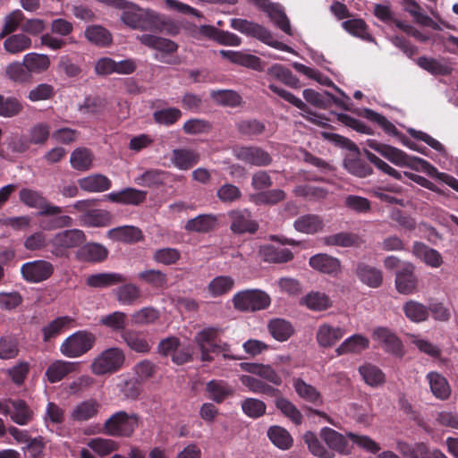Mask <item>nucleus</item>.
Returning a JSON list of instances; mask_svg holds the SVG:
<instances>
[{
	"mask_svg": "<svg viewBox=\"0 0 458 458\" xmlns=\"http://www.w3.org/2000/svg\"><path fill=\"white\" fill-rule=\"evenodd\" d=\"M323 136L344 148L354 151V153L346 156L344 159V165L349 173L360 178L366 177L372 173L370 165L359 157V148L351 140L336 133L324 132Z\"/></svg>",
	"mask_w": 458,
	"mask_h": 458,
	"instance_id": "obj_1",
	"label": "nucleus"
},
{
	"mask_svg": "<svg viewBox=\"0 0 458 458\" xmlns=\"http://www.w3.org/2000/svg\"><path fill=\"white\" fill-rule=\"evenodd\" d=\"M140 417L136 413L120 411L110 416L103 425V433L114 437H131L139 427Z\"/></svg>",
	"mask_w": 458,
	"mask_h": 458,
	"instance_id": "obj_2",
	"label": "nucleus"
},
{
	"mask_svg": "<svg viewBox=\"0 0 458 458\" xmlns=\"http://www.w3.org/2000/svg\"><path fill=\"white\" fill-rule=\"evenodd\" d=\"M96 335L88 330H79L66 337L60 344V352L67 358H79L88 353L96 344Z\"/></svg>",
	"mask_w": 458,
	"mask_h": 458,
	"instance_id": "obj_3",
	"label": "nucleus"
},
{
	"mask_svg": "<svg viewBox=\"0 0 458 458\" xmlns=\"http://www.w3.org/2000/svg\"><path fill=\"white\" fill-rule=\"evenodd\" d=\"M231 27L241 33L255 38L261 42L279 50L291 51V47L287 45L275 40L272 33L262 25L250 21L245 19L233 18L231 20Z\"/></svg>",
	"mask_w": 458,
	"mask_h": 458,
	"instance_id": "obj_4",
	"label": "nucleus"
},
{
	"mask_svg": "<svg viewBox=\"0 0 458 458\" xmlns=\"http://www.w3.org/2000/svg\"><path fill=\"white\" fill-rule=\"evenodd\" d=\"M231 27L241 33L255 38L261 42L279 50L291 51V47L287 45L275 40L272 33L262 25L250 21L245 19L233 18L231 20Z\"/></svg>",
	"mask_w": 458,
	"mask_h": 458,
	"instance_id": "obj_5",
	"label": "nucleus"
},
{
	"mask_svg": "<svg viewBox=\"0 0 458 458\" xmlns=\"http://www.w3.org/2000/svg\"><path fill=\"white\" fill-rule=\"evenodd\" d=\"M233 307L243 312H255L267 309L271 304L270 296L259 289L238 292L233 297Z\"/></svg>",
	"mask_w": 458,
	"mask_h": 458,
	"instance_id": "obj_6",
	"label": "nucleus"
},
{
	"mask_svg": "<svg viewBox=\"0 0 458 458\" xmlns=\"http://www.w3.org/2000/svg\"><path fill=\"white\" fill-rule=\"evenodd\" d=\"M86 241L83 231L69 229L57 233L50 240L51 253L56 258H64L69 254V250L81 247Z\"/></svg>",
	"mask_w": 458,
	"mask_h": 458,
	"instance_id": "obj_7",
	"label": "nucleus"
},
{
	"mask_svg": "<svg viewBox=\"0 0 458 458\" xmlns=\"http://www.w3.org/2000/svg\"><path fill=\"white\" fill-rule=\"evenodd\" d=\"M124 360V353L120 348H108L94 359L91 371L97 376L112 374L122 368Z\"/></svg>",
	"mask_w": 458,
	"mask_h": 458,
	"instance_id": "obj_8",
	"label": "nucleus"
},
{
	"mask_svg": "<svg viewBox=\"0 0 458 458\" xmlns=\"http://www.w3.org/2000/svg\"><path fill=\"white\" fill-rule=\"evenodd\" d=\"M402 158L403 166H409L411 169L424 172L431 177L437 178L458 192V180L454 176L438 172L436 167L420 157H411L403 152Z\"/></svg>",
	"mask_w": 458,
	"mask_h": 458,
	"instance_id": "obj_9",
	"label": "nucleus"
},
{
	"mask_svg": "<svg viewBox=\"0 0 458 458\" xmlns=\"http://www.w3.org/2000/svg\"><path fill=\"white\" fill-rule=\"evenodd\" d=\"M268 88L271 91L284 98L285 101L289 102L290 104L293 105L300 110L303 111L305 114H302V116L307 121L323 128L328 126V124L326 123L325 121H329V119L326 118L324 115L318 114L312 112L310 108L301 98L295 97L290 91H287L275 84H269Z\"/></svg>",
	"mask_w": 458,
	"mask_h": 458,
	"instance_id": "obj_10",
	"label": "nucleus"
},
{
	"mask_svg": "<svg viewBox=\"0 0 458 458\" xmlns=\"http://www.w3.org/2000/svg\"><path fill=\"white\" fill-rule=\"evenodd\" d=\"M233 152L238 160L254 166H267L273 161L271 155L258 146L235 147Z\"/></svg>",
	"mask_w": 458,
	"mask_h": 458,
	"instance_id": "obj_11",
	"label": "nucleus"
},
{
	"mask_svg": "<svg viewBox=\"0 0 458 458\" xmlns=\"http://www.w3.org/2000/svg\"><path fill=\"white\" fill-rule=\"evenodd\" d=\"M54 271V265L44 259L24 263L21 267L22 277L29 283L46 281L52 276Z\"/></svg>",
	"mask_w": 458,
	"mask_h": 458,
	"instance_id": "obj_12",
	"label": "nucleus"
},
{
	"mask_svg": "<svg viewBox=\"0 0 458 458\" xmlns=\"http://www.w3.org/2000/svg\"><path fill=\"white\" fill-rule=\"evenodd\" d=\"M407 131L413 138V140H410L403 135V146H407L409 148L412 150L420 153H425L427 148L422 146L420 142H418L423 141L440 153L445 151L444 146L438 140L432 138L428 134L412 128H408Z\"/></svg>",
	"mask_w": 458,
	"mask_h": 458,
	"instance_id": "obj_13",
	"label": "nucleus"
},
{
	"mask_svg": "<svg viewBox=\"0 0 458 458\" xmlns=\"http://www.w3.org/2000/svg\"><path fill=\"white\" fill-rule=\"evenodd\" d=\"M61 208L57 206H47L39 214L44 216L41 220V227L44 230L51 231L72 225V219L69 216H57Z\"/></svg>",
	"mask_w": 458,
	"mask_h": 458,
	"instance_id": "obj_14",
	"label": "nucleus"
},
{
	"mask_svg": "<svg viewBox=\"0 0 458 458\" xmlns=\"http://www.w3.org/2000/svg\"><path fill=\"white\" fill-rule=\"evenodd\" d=\"M79 367V362L55 360L46 369L45 377L49 383L55 384L62 381L68 375L76 372Z\"/></svg>",
	"mask_w": 458,
	"mask_h": 458,
	"instance_id": "obj_15",
	"label": "nucleus"
},
{
	"mask_svg": "<svg viewBox=\"0 0 458 458\" xmlns=\"http://www.w3.org/2000/svg\"><path fill=\"white\" fill-rule=\"evenodd\" d=\"M229 216L232 220L231 230L234 233H254L259 229L258 223L251 219V216L247 210L231 211Z\"/></svg>",
	"mask_w": 458,
	"mask_h": 458,
	"instance_id": "obj_16",
	"label": "nucleus"
},
{
	"mask_svg": "<svg viewBox=\"0 0 458 458\" xmlns=\"http://www.w3.org/2000/svg\"><path fill=\"white\" fill-rule=\"evenodd\" d=\"M208 397L216 403H222L234 395L235 389L222 379H212L206 384Z\"/></svg>",
	"mask_w": 458,
	"mask_h": 458,
	"instance_id": "obj_17",
	"label": "nucleus"
},
{
	"mask_svg": "<svg viewBox=\"0 0 458 458\" xmlns=\"http://www.w3.org/2000/svg\"><path fill=\"white\" fill-rule=\"evenodd\" d=\"M107 249L96 242H88L76 251L77 259L82 262L100 263L107 258Z\"/></svg>",
	"mask_w": 458,
	"mask_h": 458,
	"instance_id": "obj_18",
	"label": "nucleus"
},
{
	"mask_svg": "<svg viewBox=\"0 0 458 458\" xmlns=\"http://www.w3.org/2000/svg\"><path fill=\"white\" fill-rule=\"evenodd\" d=\"M345 333L343 327L322 324L318 328L316 339L320 347L330 348L339 342Z\"/></svg>",
	"mask_w": 458,
	"mask_h": 458,
	"instance_id": "obj_19",
	"label": "nucleus"
},
{
	"mask_svg": "<svg viewBox=\"0 0 458 458\" xmlns=\"http://www.w3.org/2000/svg\"><path fill=\"white\" fill-rule=\"evenodd\" d=\"M9 415L11 420L21 426L30 423L34 417V412L24 400H9Z\"/></svg>",
	"mask_w": 458,
	"mask_h": 458,
	"instance_id": "obj_20",
	"label": "nucleus"
},
{
	"mask_svg": "<svg viewBox=\"0 0 458 458\" xmlns=\"http://www.w3.org/2000/svg\"><path fill=\"white\" fill-rule=\"evenodd\" d=\"M412 253L430 267L438 268L443 264L441 254L423 242H414Z\"/></svg>",
	"mask_w": 458,
	"mask_h": 458,
	"instance_id": "obj_21",
	"label": "nucleus"
},
{
	"mask_svg": "<svg viewBox=\"0 0 458 458\" xmlns=\"http://www.w3.org/2000/svg\"><path fill=\"white\" fill-rule=\"evenodd\" d=\"M309 264L312 268L328 275H337L341 269L340 260L327 254L312 256Z\"/></svg>",
	"mask_w": 458,
	"mask_h": 458,
	"instance_id": "obj_22",
	"label": "nucleus"
},
{
	"mask_svg": "<svg viewBox=\"0 0 458 458\" xmlns=\"http://www.w3.org/2000/svg\"><path fill=\"white\" fill-rule=\"evenodd\" d=\"M355 274L361 283L371 288L379 287L383 281L382 272L364 262L357 264Z\"/></svg>",
	"mask_w": 458,
	"mask_h": 458,
	"instance_id": "obj_23",
	"label": "nucleus"
},
{
	"mask_svg": "<svg viewBox=\"0 0 458 458\" xmlns=\"http://www.w3.org/2000/svg\"><path fill=\"white\" fill-rule=\"evenodd\" d=\"M110 239L124 243L133 244L143 240V233L140 229L132 225H123L113 228L108 231Z\"/></svg>",
	"mask_w": 458,
	"mask_h": 458,
	"instance_id": "obj_24",
	"label": "nucleus"
},
{
	"mask_svg": "<svg viewBox=\"0 0 458 458\" xmlns=\"http://www.w3.org/2000/svg\"><path fill=\"white\" fill-rule=\"evenodd\" d=\"M369 347V340L362 335L355 334L346 338L336 349L338 356L354 353L359 354Z\"/></svg>",
	"mask_w": 458,
	"mask_h": 458,
	"instance_id": "obj_25",
	"label": "nucleus"
},
{
	"mask_svg": "<svg viewBox=\"0 0 458 458\" xmlns=\"http://www.w3.org/2000/svg\"><path fill=\"white\" fill-rule=\"evenodd\" d=\"M218 227L217 217L214 215H199L187 221L184 229L188 232L206 233Z\"/></svg>",
	"mask_w": 458,
	"mask_h": 458,
	"instance_id": "obj_26",
	"label": "nucleus"
},
{
	"mask_svg": "<svg viewBox=\"0 0 458 458\" xmlns=\"http://www.w3.org/2000/svg\"><path fill=\"white\" fill-rule=\"evenodd\" d=\"M152 18L153 20L149 32L165 33L173 37L180 33L181 26L168 16L155 12L154 17Z\"/></svg>",
	"mask_w": 458,
	"mask_h": 458,
	"instance_id": "obj_27",
	"label": "nucleus"
},
{
	"mask_svg": "<svg viewBox=\"0 0 458 458\" xmlns=\"http://www.w3.org/2000/svg\"><path fill=\"white\" fill-rule=\"evenodd\" d=\"M426 378L435 397L440 400L449 398L451 387L447 379L443 375L436 371H431L427 374Z\"/></svg>",
	"mask_w": 458,
	"mask_h": 458,
	"instance_id": "obj_28",
	"label": "nucleus"
},
{
	"mask_svg": "<svg viewBox=\"0 0 458 458\" xmlns=\"http://www.w3.org/2000/svg\"><path fill=\"white\" fill-rule=\"evenodd\" d=\"M127 281L126 276L120 273H98L87 277L86 283L94 288H106Z\"/></svg>",
	"mask_w": 458,
	"mask_h": 458,
	"instance_id": "obj_29",
	"label": "nucleus"
},
{
	"mask_svg": "<svg viewBox=\"0 0 458 458\" xmlns=\"http://www.w3.org/2000/svg\"><path fill=\"white\" fill-rule=\"evenodd\" d=\"M100 406V403L95 399L81 402L72 410L71 418L74 421H87L98 415Z\"/></svg>",
	"mask_w": 458,
	"mask_h": 458,
	"instance_id": "obj_30",
	"label": "nucleus"
},
{
	"mask_svg": "<svg viewBox=\"0 0 458 458\" xmlns=\"http://www.w3.org/2000/svg\"><path fill=\"white\" fill-rule=\"evenodd\" d=\"M220 54L233 64L257 71L261 70V59L257 55L232 50H221Z\"/></svg>",
	"mask_w": 458,
	"mask_h": 458,
	"instance_id": "obj_31",
	"label": "nucleus"
},
{
	"mask_svg": "<svg viewBox=\"0 0 458 458\" xmlns=\"http://www.w3.org/2000/svg\"><path fill=\"white\" fill-rule=\"evenodd\" d=\"M267 329L274 339L278 342L287 341L294 333L292 323L284 318H273L267 324Z\"/></svg>",
	"mask_w": 458,
	"mask_h": 458,
	"instance_id": "obj_32",
	"label": "nucleus"
},
{
	"mask_svg": "<svg viewBox=\"0 0 458 458\" xmlns=\"http://www.w3.org/2000/svg\"><path fill=\"white\" fill-rule=\"evenodd\" d=\"M3 46L7 53L17 55L30 49L32 46V40L24 33L10 34V36L5 37Z\"/></svg>",
	"mask_w": 458,
	"mask_h": 458,
	"instance_id": "obj_33",
	"label": "nucleus"
},
{
	"mask_svg": "<svg viewBox=\"0 0 458 458\" xmlns=\"http://www.w3.org/2000/svg\"><path fill=\"white\" fill-rule=\"evenodd\" d=\"M241 382L243 386L248 387L250 391L255 394H262L270 397H277L280 395L281 391L274 386L265 383L261 379L249 375H243L241 377Z\"/></svg>",
	"mask_w": 458,
	"mask_h": 458,
	"instance_id": "obj_34",
	"label": "nucleus"
},
{
	"mask_svg": "<svg viewBox=\"0 0 458 458\" xmlns=\"http://www.w3.org/2000/svg\"><path fill=\"white\" fill-rule=\"evenodd\" d=\"M172 161L181 170H189L199 161V155L195 150L178 148L173 150Z\"/></svg>",
	"mask_w": 458,
	"mask_h": 458,
	"instance_id": "obj_35",
	"label": "nucleus"
},
{
	"mask_svg": "<svg viewBox=\"0 0 458 458\" xmlns=\"http://www.w3.org/2000/svg\"><path fill=\"white\" fill-rule=\"evenodd\" d=\"M79 185L89 192H102L109 190L112 183L106 176L97 174L80 179Z\"/></svg>",
	"mask_w": 458,
	"mask_h": 458,
	"instance_id": "obj_36",
	"label": "nucleus"
},
{
	"mask_svg": "<svg viewBox=\"0 0 458 458\" xmlns=\"http://www.w3.org/2000/svg\"><path fill=\"white\" fill-rule=\"evenodd\" d=\"M320 437L330 449L344 453L348 447L346 437L335 429L325 427L320 430Z\"/></svg>",
	"mask_w": 458,
	"mask_h": 458,
	"instance_id": "obj_37",
	"label": "nucleus"
},
{
	"mask_svg": "<svg viewBox=\"0 0 458 458\" xmlns=\"http://www.w3.org/2000/svg\"><path fill=\"white\" fill-rule=\"evenodd\" d=\"M116 289V299L123 305H133L141 298L140 288L132 283H122Z\"/></svg>",
	"mask_w": 458,
	"mask_h": 458,
	"instance_id": "obj_38",
	"label": "nucleus"
},
{
	"mask_svg": "<svg viewBox=\"0 0 458 458\" xmlns=\"http://www.w3.org/2000/svg\"><path fill=\"white\" fill-rule=\"evenodd\" d=\"M137 278L156 290H164L167 287V275L161 270L146 269L140 272Z\"/></svg>",
	"mask_w": 458,
	"mask_h": 458,
	"instance_id": "obj_39",
	"label": "nucleus"
},
{
	"mask_svg": "<svg viewBox=\"0 0 458 458\" xmlns=\"http://www.w3.org/2000/svg\"><path fill=\"white\" fill-rule=\"evenodd\" d=\"M372 337L385 344L387 352L398 354L401 351L400 340L386 327H377L373 331Z\"/></svg>",
	"mask_w": 458,
	"mask_h": 458,
	"instance_id": "obj_40",
	"label": "nucleus"
},
{
	"mask_svg": "<svg viewBox=\"0 0 458 458\" xmlns=\"http://www.w3.org/2000/svg\"><path fill=\"white\" fill-rule=\"evenodd\" d=\"M112 216L103 209H89L81 215L83 225L92 227H104L110 225Z\"/></svg>",
	"mask_w": 458,
	"mask_h": 458,
	"instance_id": "obj_41",
	"label": "nucleus"
},
{
	"mask_svg": "<svg viewBox=\"0 0 458 458\" xmlns=\"http://www.w3.org/2000/svg\"><path fill=\"white\" fill-rule=\"evenodd\" d=\"M122 338L136 352L148 353L151 349L148 341L140 332L126 330L122 334Z\"/></svg>",
	"mask_w": 458,
	"mask_h": 458,
	"instance_id": "obj_42",
	"label": "nucleus"
},
{
	"mask_svg": "<svg viewBox=\"0 0 458 458\" xmlns=\"http://www.w3.org/2000/svg\"><path fill=\"white\" fill-rule=\"evenodd\" d=\"M276 407L293 423L301 425L302 423L303 416L299 409L287 398L284 397L282 394L276 398Z\"/></svg>",
	"mask_w": 458,
	"mask_h": 458,
	"instance_id": "obj_43",
	"label": "nucleus"
},
{
	"mask_svg": "<svg viewBox=\"0 0 458 458\" xmlns=\"http://www.w3.org/2000/svg\"><path fill=\"white\" fill-rule=\"evenodd\" d=\"M293 387L297 394L305 401L313 404L322 403L320 393L313 386L307 384L303 379L295 378L293 380Z\"/></svg>",
	"mask_w": 458,
	"mask_h": 458,
	"instance_id": "obj_44",
	"label": "nucleus"
},
{
	"mask_svg": "<svg viewBox=\"0 0 458 458\" xmlns=\"http://www.w3.org/2000/svg\"><path fill=\"white\" fill-rule=\"evenodd\" d=\"M405 316L414 323L426 321L429 317L428 308L416 301H409L403 306Z\"/></svg>",
	"mask_w": 458,
	"mask_h": 458,
	"instance_id": "obj_45",
	"label": "nucleus"
},
{
	"mask_svg": "<svg viewBox=\"0 0 458 458\" xmlns=\"http://www.w3.org/2000/svg\"><path fill=\"white\" fill-rule=\"evenodd\" d=\"M85 37L89 42L99 47H107L113 40L111 33L100 25L89 26L85 30Z\"/></svg>",
	"mask_w": 458,
	"mask_h": 458,
	"instance_id": "obj_46",
	"label": "nucleus"
},
{
	"mask_svg": "<svg viewBox=\"0 0 458 458\" xmlns=\"http://www.w3.org/2000/svg\"><path fill=\"white\" fill-rule=\"evenodd\" d=\"M260 252L264 260L270 263H285L293 259V254L290 250L276 248L272 245L263 247Z\"/></svg>",
	"mask_w": 458,
	"mask_h": 458,
	"instance_id": "obj_47",
	"label": "nucleus"
},
{
	"mask_svg": "<svg viewBox=\"0 0 458 458\" xmlns=\"http://www.w3.org/2000/svg\"><path fill=\"white\" fill-rule=\"evenodd\" d=\"M267 437L271 442L282 450L292 447L293 440L290 433L280 426H272L267 430Z\"/></svg>",
	"mask_w": 458,
	"mask_h": 458,
	"instance_id": "obj_48",
	"label": "nucleus"
},
{
	"mask_svg": "<svg viewBox=\"0 0 458 458\" xmlns=\"http://www.w3.org/2000/svg\"><path fill=\"white\" fill-rule=\"evenodd\" d=\"M73 321L74 319L69 316L58 317L51 321L42 329L44 342H49L52 338L56 337Z\"/></svg>",
	"mask_w": 458,
	"mask_h": 458,
	"instance_id": "obj_49",
	"label": "nucleus"
},
{
	"mask_svg": "<svg viewBox=\"0 0 458 458\" xmlns=\"http://www.w3.org/2000/svg\"><path fill=\"white\" fill-rule=\"evenodd\" d=\"M360 239L353 233H338L324 238L325 244L328 246L354 247L360 244Z\"/></svg>",
	"mask_w": 458,
	"mask_h": 458,
	"instance_id": "obj_50",
	"label": "nucleus"
},
{
	"mask_svg": "<svg viewBox=\"0 0 458 458\" xmlns=\"http://www.w3.org/2000/svg\"><path fill=\"white\" fill-rule=\"evenodd\" d=\"M182 116V113L177 107L163 108L153 113L154 122L166 127L175 124Z\"/></svg>",
	"mask_w": 458,
	"mask_h": 458,
	"instance_id": "obj_51",
	"label": "nucleus"
},
{
	"mask_svg": "<svg viewBox=\"0 0 458 458\" xmlns=\"http://www.w3.org/2000/svg\"><path fill=\"white\" fill-rule=\"evenodd\" d=\"M236 129L241 135L253 138L261 135L266 130V125L257 119H246L238 122Z\"/></svg>",
	"mask_w": 458,
	"mask_h": 458,
	"instance_id": "obj_52",
	"label": "nucleus"
},
{
	"mask_svg": "<svg viewBox=\"0 0 458 458\" xmlns=\"http://www.w3.org/2000/svg\"><path fill=\"white\" fill-rule=\"evenodd\" d=\"M23 63L30 72L40 73L48 69L50 65L49 57L47 55L30 53L24 55Z\"/></svg>",
	"mask_w": 458,
	"mask_h": 458,
	"instance_id": "obj_53",
	"label": "nucleus"
},
{
	"mask_svg": "<svg viewBox=\"0 0 458 458\" xmlns=\"http://www.w3.org/2000/svg\"><path fill=\"white\" fill-rule=\"evenodd\" d=\"M99 323L114 332H121L123 334L126 331L127 315L122 311H114L101 317Z\"/></svg>",
	"mask_w": 458,
	"mask_h": 458,
	"instance_id": "obj_54",
	"label": "nucleus"
},
{
	"mask_svg": "<svg viewBox=\"0 0 458 458\" xmlns=\"http://www.w3.org/2000/svg\"><path fill=\"white\" fill-rule=\"evenodd\" d=\"M302 94L308 103L318 108L327 109L332 105L333 94L327 91L319 93L314 89H306Z\"/></svg>",
	"mask_w": 458,
	"mask_h": 458,
	"instance_id": "obj_55",
	"label": "nucleus"
},
{
	"mask_svg": "<svg viewBox=\"0 0 458 458\" xmlns=\"http://www.w3.org/2000/svg\"><path fill=\"white\" fill-rule=\"evenodd\" d=\"M87 445L99 456H106L119 449V444L113 439L95 437L90 439Z\"/></svg>",
	"mask_w": 458,
	"mask_h": 458,
	"instance_id": "obj_56",
	"label": "nucleus"
},
{
	"mask_svg": "<svg viewBox=\"0 0 458 458\" xmlns=\"http://www.w3.org/2000/svg\"><path fill=\"white\" fill-rule=\"evenodd\" d=\"M92 159L93 156L89 148H78L72 153L70 162L74 169L86 171L90 167Z\"/></svg>",
	"mask_w": 458,
	"mask_h": 458,
	"instance_id": "obj_57",
	"label": "nucleus"
},
{
	"mask_svg": "<svg viewBox=\"0 0 458 458\" xmlns=\"http://www.w3.org/2000/svg\"><path fill=\"white\" fill-rule=\"evenodd\" d=\"M234 285V280L229 276H219L215 277L208 286L209 293L217 297L229 293Z\"/></svg>",
	"mask_w": 458,
	"mask_h": 458,
	"instance_id": "obj_58",
	"label": "nucleus"
},
{
	"mask_svg": "<svg viewBox=\"0 0 458 458\" xmlns=\"http://www.w3.org/2000/svg\"><path fill=\"white\" fill-rule=\"evenodd\" d=\"M322 220L316 215H305L294 222L297 231L305 233H315L322 228Z\"/></svg>",
	"mask_w": 458,
	"mask_h": 458,
	"instance_id": "obj_59",
	"label": "nucleus"
},
{
	"mask_svg": "<svg viewBox=\"0 0 458 458\" xmlns=\"http://www.w3.org/2000/svg\"><path fill=\"white\" fill-rule=\"evenodd\" d=\"M210 96L215 102L222 106L236 107L242 103V97L230 89L213 90Z\"/></svg>",
	"mask_w": 458,
	"mask_h": 458,
	"instance_id": "obj_60",
	"label": "nucleus"
},
{
	"mask_svg": "<svg viewBox=\"0 0 458 458\" xmlns=\"http://www.w3.org/2000/svg\"><path fill=\"white\" fill-rule=\"evenodd\" d=\"M303 440L312 454L321 458H332L334 456V454L323 445L314 432L307 431L303 436Z\"/></svg>",
	"mask_w": 458,
	"mask_h": 458,
	"instance_id": "obj_61",
	"label": "nucleus"
},
{
	"mask_svg": "<svg viewBox=\"0 0 458 458\" xmlns=\"http://www.w3.org/2000/svg\"><path fill=\"white\" fill-rule=\"evenodd\" d=\"M270 20L284 33L292 35L289 19L279 4H271L267 12Z\"/></svg>",
	"mask_w": 458,
	"mask_h": 458,
	"instance_id": "obj_62",
	"label": "nucleus"
},
{
	"mask_svg": "<svg viewBox=\"0 0 458 458\" xmlns=\"http://www.w3.org/2000/svg\"><path fill=\"white\" fill-rule=\"evenodd\" d=\"M344 29L350 34L360 38L366 41H372L373 38L368 31L366 22L361 19H352L343 22Z\"/></svg>",
	"mask_w": 458,
	"mask_h": 458,
	"instance_id": "obj_63",
	"label": "nucleus"
},
{
	"mask_svg": "<svg viewBox=\"0 0 458 458\" xmlns=\"http://www.w3.org/2000/svg\"><path fill=\"white\" fill-rule=\"evenodd\" d=\"M242 409L249 418L258 419L266 413L267 405L261 400L249 397L242 402Z\"/></svg>",
	"mask_w": 458,
	"mask_h": 458,
	"instance_id": "obj_64",
	"label": "nucleus"
}]
</instances>
